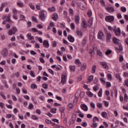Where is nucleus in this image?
I'll return each instance as SVG.
<instances>
[{"label": "nucleus", "mask_w": 128, "mask_h": 128, "mask_svg": "<svg viewBox=\"0 0 128 128\" xmlns=\"http://www.w3.org/2000/svg\"><path fill=\"white\" fill-rule=\"evenodd\" d=\"M92 120L94 122H98L99 120L98 118V117L95 116L93 118Z\"/></svg>", "instance_id": "09e8293b"}, {"label": "nucleus", "mask_w": 128, "mask_h": 128, "mask_svg": "<svg viewBox=\"0 0 128 128\" xmlns=\"http://www.w3.org/2000/svg\"><path fill=\"white\" fill-rule=\"evenodd\" d=\"M80 98H84V92H81L80 93Z\"/></svg>", "instance_id": "338daca9"}, {"label": "nucleus", "mask_w": 128, "mask_h": 128, "mask_svg": "<svg viewBox=\"0 0 128 128\" xmlns=\"http://www.w3.org/2000/svg\"><path fill=\"white\" fill-rule=\"evenodd\" d=\"M118 44L119 46V50H122V44L120 43Z\"/></svg>", "instance_id": "774afa93"}, {"label": "nucleus", "mask_w": 128, "mask_h": 128, "mask_svg": "<svg viewBox=\"0 0 128 128\" xmlns=\"http://www.w3.org/2000/svg\"><path fill=\"white\" fill-rule=\"evenodd\" d=\"M72 108H74V105L70 103L68 105V110H72Z\"/></svg>", "instance_id": "b1692460"}, {"label": "nucleus", "mask_w": 128, "mask_h": 128, "mask_svg": "<svg viewBox=\"0 0 128 128\" xmlns=\"http://www.w3.org/2000/svg\"><path fill=\"white\" fill-rule=\"evenodd\" d=\"M102 118H106L108 117V114L106 113V112H102L101 114Z\"/></svg>", "instance_id": "c756f323"}, {"label": "nucleus", "mask_w": 128, "mask_h": 128, "mask_svg": "<svg viewBox=\"0 0 128 128\" xmlns=\"http://www.w3.org/2000/svg\"><path fill=\"white\" fill-rule=\"evenodd\" d=\"M69 68L71 72H76V67L74 66L70 65L69 66Z\"/></svg>", "instance_id": "aec40b11"}, {"label": "nucleus", "mask_w": 128, "mask_h": 128, "mask_svg": "<svg viewBox=\"0 0 128 128\" xmlns=\"http://www.w3.org/2000/svg\"><path fill=\"white\" fill-rule=\"evenodd\" d=\"M16 32H18V28L16 26H13L12 29L8 30V36H12V34H14Z\"/></svg>", "instance_id": "f257e3e1"}, {"label": "nucleus", "mask_w": 128, "mask_h": 128, "mask_svg": "<svg viewBox=\"0 0 128 128\" xmlns=\"http://www.w3.org/2000/svg\"><path fill=\"white\" fill-rule=\"evenodd\" d=\"M2 56H3L4 57L8 56V49L4 48L2 52Z\"/></svg>", "instance_id": "4468645a"}, {"label": "nucleus", "mask_w": 128, "mask_h": 128, "mask_svg": "<svg viewBox=\"0 0 128 128\" xmlns=\"http://www.w3.org/2000/svg\"><path fill=\"white\" fill-rule=\"evenodd\" d=\"M105 20L108 22H112L114 20V16H106L105 18Z\"/></svg>", "instance_id": "20e7f679"}, {"label": "nucleus", "mask_w": 128, "mask_h": 128, "mask_svg": "<svg viewBox=\"0 0 128 128\" xmlns=\"http://www.w3.org/2000/svg\"><path fill=\"white\" fill-rule=\"evenodd\" d=\"M102 88H100L98 92V96L100 98L102 97Z\"/></svg>", "instance_id": "393cba45"}, {"label": "nucleus", "mask_w": 128, "mask_h": 128, "mask_svg": "<svg viewBox=\"0 0 128 128\" xmlns=\"http://www.w3.org/2000/svg\"><path fill=\"white\" fill-rule=\"evenodd\" d=\"M112 40L114 44H120V40L116 38H113Z\"/></svg>", "instance_id": "2eb2a0df"}, {"label": "nucleus", "mask_w": 128, "mask_h": 128, "mask_svg": "<svg viewBox=\"0 0 128 128\" xmlns=\"http://www.w3.org/2000/svg\"><path fill=\"white\" fill-rule=\"evenodd\" d=\"M64 110H66V108L64 107H60V112H64Z\"/></svg>", "instance_id": "49530a36"}, {"label": "nucleus", "mask_w": 128, "mask_h": 128, "mask_svg": "<svg viewBox=\"0 0 128 128\" xmlns=\"http://www.w3.org/2000/svg\"><path fill=\"white\" fill-rule=\"evenodd\" d=\"M48 10H49V12H54V10H56V8H54V7H52L51 8H48Z\"/></svg>", "instance_id": "a18cd8bd"}, {"label": "nucleus", "mask_w": 128, "mask_h": 128, "mask_svg": "<svg viewBox=\"0 0 128 128\" xmlns=\"http://www.w3.org/2000/svg\"><path fill=\"white\" fill-rule=\"evenodd\" d=\"M40 61L42 64H44L45 62L44 60V58H40Z\"/></svg>", "instance_id": "680f3d73"}, {"label": "nucleus", "mask_w": 128, "mask_h": 128, "mask_svg": "<svg viewBox=\"0 0 128 128\" xmlns=\"http://www.w3.org/2000/svg\"><path fill=\"white\" fill-rule=\"evenodd\" d=\"M56 100H60V102L61 100H62V98L60 96H56Z\"/></svg>", "instance_id": "0e129e2a"}, {"label": "nucleus", "mask_w": 128, "mask_h": 128, "mask_svg": "<svg viewBox=\"0 0 128 128\" xmlns=\"http://www.w3.org/2000/svg\"><path fill=\"white\" fill-rule=\"evenodd\" d=\"M100 64L106 70H108V64H106V62H100Z\"/></svg>", "instance_id": "1a4fd4ad"}, {"label": "nucleus", "mask_w": 128, "mask_h": 128, "mask_svg": "<svg viewBox=\"0 0 128 128\" xmlns=\"http://www.w3.org/2000/svg\"><path fill=\"white\" fill-rule=\"evenodd\" d=\"M5 6H6V4L4 3H2L1 7L0 8V12H2Z\"/></svg>", "instance_id": "bb28decb"}, {"label": "nucleus", "mask_w": 128, "mask_h": 128, "mask_svg": "<svg viewBox=\"0 0 128 128\" xmlns=\"http://www.w3.org/2000/svg\"><path fill=\"white\" fill-rule=\"evenodd\" d=\"M80 18L79 15H76L74 16V20H75V23L76 24H80Z\"/></svg>", "instance_id": "0eeeda50"}, {"label": "nucleus", "mask_w": 128, "mask_h": 128, "mask_svg": "<svg viewBox=\"0 0 128 128\" xmlns=\"http://www.w3.org/2000/svg\"><path fill=\"white\" fill-rule=\"evenodd\" d=\"M87 94H88V96H90V98H92V96H94V94H92V92H88L87 93Z\"/></svg>", "instance_id": "864d4df0"}, {"label": "nucleus", "mask_w": 128, "mask_h": 128, "mask_svg": "<svg viewBox=\"0 0 128 128\" xmlns=\"http://www.w3.org/2000/svg\"><path fill=\"white\" fill-rule=\"evenodd\" d=\"M100 3L101 4L102 6H106V4L104 3V0H101L100 1Z\"/></svg>", "instance_id": "4d7b16f0"}, {"label": "nucleus", "mask_w": 128, "mask_h": 128, "mask_svg": "<svg viewBox=\"0 0 128 128\" xmlns=\"http://www.w3.org/2000/svg\"><path fill=\"white\" fill-rule=\"evenodd\" d=\"M30 76H33V78L36 77V74H34V72L33 70L30 71Z\"/></svg>", "instance_id": "2f4dec72"}, {"label": "nucleus", "mask_w": 128, "mask_h": 128, "mask_svg": "<svg viewBox=\"0 0 128 128\" xmlns=\"http://www.w3.org/2000/svg\"><path fill=\"white\" fill-rule=\"evenodd\" d=\"M80 108L84 112H88V106H86V104H82L80 105Z\"/></svg>", "instance_id": "6e6552de"}, {"label": "nucleus", "mask_w": 128, "mask_h": 128, "mask_svg": "<svg viewBox=\"0 0 128 128\" xmlns=\"http://www.w3.org/2000/svg\"><path fill=\"white\" fill-rule=\"evenodd\" d=\"M104 32H100L98 34V38H99V40H102V38H104Z\"/></svg>", "instance_id": "9d476101"}, {"label": "nucleus", "mask_w": 128, "mask_h": 128, "mask_svg": "<svg viewBox=\"0 0 128 128\" xmlns=\"http://www.w3.org/2000/svg\"><path fill=\"white\" fill-rule=\"evenodd\" d=\"M105 34L106 36V40L108 42H110V40H112V34L108 31V30H106L105 31Z\"/></svg>", "instance_id": "f03ea898"}, {"label": "nucleus", "mask_w": 128, "mask_h": 128, "mask_svg": "<svg viewBox=\"0 0 128 128\" xmlns=\"http://www.w3.org/2000/svg\"><path fill=\"white\" fill-rule=\"evenodd\" d=\"M66 76H68V75H66V73L63 74L61 76V82L62 84H66Z\"/></svg>", "instance_id": "7ed1b4c3"}, {"label": "nucleus", "mask_w": 128, "mask_h": 128, "mask_svg": "<svg viewBox=\"0 0 128 128\" xmlns=\"http://www.w3.org/2000/svg\"><path fill=\"white\" fill-rule=\"evenodd\" d=\"M12 14H8V16L6 17V20H7L8 22H10V16Z\"/></svg>", "instance_id": "c9c22d12"}, {"label": "nucleus", "mask_w": 128, "mask_h": 128, "mask_svg": "<svg viewBox=\"0 0 128 128\" xmlns=\"http://www.w3.org/2000/svg\"><path fill=\"white\" fill-rule=\"evenodd\" d=\"M31 88H32L33 90H34V88H38V86H36V84H32L30 86Z\"/></svg>", "instance_id": "7c9ffc66"}, {"label": "nucleus", "mask_w": 128, "mask_h": 128, "mask_svg": "<svg viewBox=\"0 0 128 128\" xmlns=\"http://www.w3.org/2000/svg\"><path fill=\"white\" fill-rule=\"evenodd\" d=\"M90 126L92 128H96L98 127V124L96 123H93Z\"/></svg>", "instance_id": "473e14b6"}, {"label": "nucleus", "mask_w": 128, "mask_h": 128, "mask_svg": "<svg viewBox=\"0 0 128 128\" xmlns=\"http://www.w3.org/2000/svg\"><path fill=\"white\" fill-rule=\"evenodd\" d=\"M70 28L72 30H74V23H71L70 24Z\"/></svg>", "instance_id": "bf43d9fd"}, {"label": "nucleus", "mask_w": 128, "mask_h": 128, "mask_svg": "<svg viewBox=\"0 0 128 128\" xmlns=\"http://www.w3.org/2000/svg\"><path fill=\"white\" fill-rule=\"evenodd\" d=\"M43 45L44 46H45V48H48L49 46V44H48V40H45L43 42Z\"/></svg>", "instance_id": "f3484780"}, {"label": "nucleus", "mask_w": 128, "mask_h": 128, "mask_svg": "<svg viewBox=\"0 0 128 128\" xmlns=\"http://www.w3.org/2000/svg\"><path fill=\"white\" fill-rule=\"evenodd\" d=\"M0 96L2 98L3 100H6V97L4 96V93L3 92H0Z\"/></svg>", "instance_id": "cd10ccee"}, {"label": "nucleus", "mask_w": 128, "mask_h": 128, "mask_svg": "<svg viewBox=\"0 0 128 128\" xmlns=\"http://www.w3.org/2000/svg\"><path fill=\"white\" fill-rule=\"evenodd\" d=\"M64 16H65V18H68V12L66 11H64Z\"/></svg>", "instance_id": "69168bd1"}, {"label": "nucleus", "mask_w": 128, "mask_h": 128, "mask_svg": "<svg viewBox=\"0 0 128 128\" xmlns=\"http://www.w3.org/2000/svg\"><path fill=\"white\" fill-rule=\"evenodd\" d=\"M20 18L21 20H25L26 19V16H24L23 14H20Z\"/></svg>", "instance_id": "e2e57ef3"}, {"label": "nucleus", "mask_w": 128, "mask_h": 128, "mask_svg": "<svg viewBox=\"0 0 128 128\" xmlns=\"http://www.w3.org/2000/svg\"><path fill=\"white\" fill-rule=\"evenodd\" d=\"M108 80H112V74H108Z\"/></svg>", "instance_id": "052dcab7"}, {"label": "nucleus", "mask_w": 128, "mask_h": 128, "mask_svg": "<svg viewBox=\"0 0 128 128\" xmlns=\"http://www.w3.org/2000/svg\"><path fill=\"white\" fill-rule=\"evenodd\" d=\"M12 14H18V10H16V8L12 9Z\"/></svg>", "instance_id": "3c124183"}, {"label": "nucleus", "mask_w": 128, "mask_h": 128, "mask_svg": "<svg viewBox=\"0 0 128 128\" xmlns=\"http://www.w3.org/2000/svg\"><path fill=\"white\" fill-rule=\"evenodd\" d=\"M58 14H54V16L52 18V20H56H56H58Z\"/></svg>", "instance_id": "c85d7f7f"}, {"label": "nucleus", "mask_w": 128, "mask_h": 128, "mask_svg": "<svg viewBox=\"0 0 128 128\" xmlns=\"http://www.w3.org/2000/svg\"><path fill=\"white\" fill-rule=\"evenodd\" d=\"M94 80V76L91 75L88 78V80L87 82L88 84H90V82H92Z\"/></svg>", "instance_id": "6ab92c4d"}, {"label": "nucleus", "mask_w": 128, "mask_h": 128, "mask_svg": "<svg viewBox=\"0 0 128 128\" xmlns=\"http://www.w3.org/2000/svg\"><path fill=\"white\" fill-rule=\"evenodd\" d=\"M80 8L81 10H86V6L84 4H82L80 5Z\"/></svg>", "instance_id": "a19ab883"}, {"label": "nucleus", "mask_w": 128, "mask_h": 128, "mask_svg": "<svg viewBox=\"0 0 128 128\" xmlns=\"http://www.w3.org/2000/svg\"><path fill=\"white\" fill-rule=\"evenodd\" d=\"M68 39L71 42H74V38L72 36V35H68Z\"/></svg>", "instance_id": "9b49d317"}, {"label": "nucleus", "mask_w": 128, "mask_h": 128, "mask_svg": "<svg viewBox=\"0 0 128 128\" xmlns=\"http://www.w3.org/2000/svg\"><path fill=\"white\" fill-rule=\"evenodd\" d=\"M104 104L106 108H108V106L109 103L108 102V101H104Z\"/></svg>", "instance_id": "6e6d98bb"}, {"label": "nucleus", "mask_w": 128, "mask_h": 128, "mask_svg": "<svg viewBox=\"0 0 128 128\" xmlns=\"http://www.w3.org/2000/svg\"><path fill=\"white\" fill-rule=\"evenodd\" d=\"M120 10L122 12H126V8L124 6H122L120 8Z\"/></svg>", "instance_id": "58836bf2"}, {"label": "nucleus", "mask_w": 128, "mask_h": 128, "mask_svg": "<svg viewBox=\"0 0 128 128\" xmlns=\"http://www.w3.org/2000/svg\"><path fill=\"white\" fill-rule=\"evenodd\" d=\"M96 65H94L92 66V71H91L92 74H94L96 72Z\"/></svg>", "instance_id": "4be33fe9"}, {"label": "nucleus", "mask_w": 128, "mask_h": 128, "mask_svg": "<svg viewBox=\"0 0 128 128\" xmlns=\"http://www.w3.org/2000/svg\"><path fill=\"white\" fill-rule=\"evenodd\" d=\"M114 32L116 36H120L121 31L120 28H118L116 30L114 29Z\"/></svg>", "instance_id": "423d86ee"}, {"label": "nucleus", "mask_w": 128, "mask_h": 128, "mask_svg": "<svg viewBox=\"0 0 128 128\" xmlns=\"http://www.w3.org/2000/svg\"><path fill=\"white\" fill-rule=\"evenodd\" d=\"M17 5L18 6H20V8H24V3H22V2H17Z\"/></svg>", "instance_id": "72a5a7b5"}, {"label": "nucleus", "mask_w": 128, "mask_h": 128, "mask_svg": "<svg viewBox=\"0 0 128 128\" xmlns=\"http://www.w3.org/2000/svg\"><path fill=\"white\" fill-rule=\"evenodd\" d=\"M106 10H108L109 12H114V9L112 7H107L106 8Z\"/></svg>", "instance_id": "f8f14e48"}, {"label": "nucleus", "mask_w": 128, "mask_h": 128, "mask_svg": "<svg viewBox=\"0 0 128 128\" xmlns=\"http://www.w3.org/2000/svg\"><path fill=\"white\" fill-rule=\"evenodd\" d=\"M32 120H38V118L36 117V116L35 115H32Z\"/></svg>", "instance_id": "c03bdc74"}, {"label": "nucleus", "mask_w": 128, "mask_h": 128, "mask_svg": "<svg viewBox=\"0 0 128 128\" xmlns=\"http://www.w3.org/2000/svg\"><path fill=\"white\" fill-rule=\"evenodd\" d=\"M88 14L89 18H90V16H92V10H88Z\"/></svg>", "instance_id": "37998d69"}, {"label": "nucleus", "mask_w": 128, "mask_h": 128, "mask_svg": "<svg viewBox=\"0 0 128 128\" xmlns=\"http://www.w3.org/2000/svg\"><path fill=\"white\" fill-rule=\"evenodd\" d=\"M50 112L56 114V108H53L50 110Z\"/></svg>", "instance_id": "f704fd0d"}, {"label": "nucleus", "mask_w": 128, "mask_h": 128, "mask_svg": "<svg viewBox=\"0 0 128 128\" xmlns=\"http://www.w3.org/2000/svg\"><path fill=\"white\" fill-rule=\"evenodd\" d=\"M32 20H33V22H36V23L38 22L36 18L34 16H32Z\"/></svg>", "instance_id": "79ce46f5"}, {"label": "nucleus", "mask_w": 128, "mask_h": 128, "mask_svg": "<svg viewBox=\"0 0 128 128\" xmlns=\"http://www.w3.org/2000/svg\"><path fill=\"white\" fill-rule=\"evenodd\" d=\"M124 100L125 102H128V94H124Z\"/></svg>", "instance_id": "5fc2aeb1"}, {"label": "nucleus", "mask_w": 128, "mask_h": 128, "mask_svg": "<svg viewBox=\"0 0 128 128\" xmlns=\"http://www.w3.org/2000/svg\"><path fill=\"white\" fill-rule=\"evenodd\" d=\"M42 88H45L46 90V88H48V84H42Z\"/></svg>", "instance_id": "4c0bfd02"}, {"label": "nucleus", "mask_w": 128, "mask_h": 128, "mask_svg": "<svg viewBox=\"0 0 128 128\" xmlns=\"http://www.w3.org/2000/svg\"><path fill=\"white\" fill-rule=\"evenodd\" d=\"M97 56H102V52L97 51Z\"/></svg>", "instance_id": "603ef678"}, {"label": "nucleus", "mask_w": 128, "mask_h": 128, "mask_svg": "<svg viewBox=\"0 0 128 128\" xmlns=\"http://www.w3.org/2000/svg\"><path fill=\"white\" fill-rule=\"evenodd\" d=\"M86 70V64H84L80 67V70L81 72H84Z\"/></svg>", "instance_id": "ddd939ff"}, {"label": "nucleus", "mask_w": 128, "mask_h": 128, "mask_svg": "<svg viewBox=\"0 0 128 128\" xmlns=\"http://www.w3.org/2000/svg\"><path fill=\"white\" fill-rule=\"evenodd\" d=\"M74 64H77V66H80V64H82V62H80V59H76L74 61Z\"/></svg>", "instance_id": "dca6fc26"}, {"label": "nucleus", "mask_w": 128, "mask_h": 128, "mask_svg": "<svg viewBox=\"0 0 128 128\" xmlns=\"http://www.w3.org/2000/svg\"><path fill=\"white\" fill-rule=\"evenodd\" d=\"M76 34H78V36H82V32L81 30H77L76 32Z\"/></svg>", "instance_id": "412c9836"}, {"label": "nucleus", "mask_w": 128, "mask_h": 128, "mask_svg": "<svg viewBox=\"0 0 128 128\" xmlns=\"http://www.w3.org/2000/svg\"><path fill=\"white\" fill-rule=\"evenodd\" d=\"M68 12H69L70 16H74V10L70 8L68 10Z\"/></svg>", "instance_id": "a211bd4d"}, {"label": "nucleus", "mask_w": 128, "mask_h": 128, "mask_svg": "<svg viewBox=\"0 0 128 128\" xmlns=\"http://www.w3.org/2000/svg\"><path fill=\"white\" fill-rule=\"evenodd\" d=\"M82 24L83 28H88V25H86V20H82Z\"/></svg>", "instance_id": "a878e982"}, {"label": "nucleus", "mask_w": 128, "mask_h": 128, "mask_svg": "<svg viewBox=\"0 0 128 128\" xmlns=\"http://www.w3.org/2000/svg\"><path fill=\"white\" fill-rule=\"evenodd\" d=\"M27 38H28V40H34V37L32 36V34H27Z\"/></svg>", "instance_id": "5701e85b"}, {"label": "nucleus", "mask_w": 128, "mask_h": 128, "mask_svg": "<svg viewBox=\"0 0 128 128\" xmlns=\"http://www.w3.org/2000/svg\"><path fill=\"white\" fill-rule=\"evenodd\" d=\"M45 122L47 124H52V121L48 119H46Z\"/></svg>", "instance_id": "ea45409f"}, {"label": "nucleus", "mask_w": 128, "mask_h": 128, "mask_svg": "<svg viewBox=\"0 0 128 128\" xmlns=\"http://www.w3.org/2000/svg\"><path fill=\"white\" fill-rule=\"evenodd\" d=\"M32 31L33 32H38V29H36V28H34L32 29Z\"/></svg>", "instance_id": "8fccbe9b"}, {"label": "nucleus", "mask_w": 128, "mask_h": 128, "mask_svg": "<svg viewBox=\"0 0 128 128\" xmlns=\"http://www.w3.org/2000/svg\"><path fill=\"white\" fill-rule=\"evenodd\" d=\"M40 18L41 20H46V16H44V11H40Z\"/></svg>", "instance_id": "39448f33"}, {"label": "nucleus", "mask_w": 128, "mask_h": 128, "mask_svg": "<svg viewBox=\"0 0 128 128\" xmlns=\"http://www.w3.org/2000/svg\"><path fill=\"white\" fill-rule=\"evenodd\" d=\"M112 54V50H108L106 52V54L107 56H108V54Z\"/></svg>", "instance_id": "13d9d810"}, {"label": "nucleus", "mask_w": 128, "mask_h": 128, "mask_svg": "<svg viewBox=\"0 0 128 128\" xmlns=\"http://www.w3.org/2000/svg\"><path fill=\"white\" fill-rule=\"evenodd\" d=\"M34 104H30L28 106V109L29 110H32V108H34Z\"/></svg>", "instance_id": "de8ad7c7"}, {"label": "nucleus", "mask_w": 128, "mask_h": 128, "mask_svg": "<svg viewBox=\"0 0 128 128\" xmlns=\"http://www.w3.org/2000/svg\"><path fill=\"white\" fill-rule=\"evenodd\" d=\"M28 6L30 8H32V10H34V8H35L34 6L32 4L30 3L28 4Z\"/></svg>", "instance_id": "e433bc0d"}]
</instances>
